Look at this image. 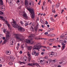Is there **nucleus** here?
<instances>
[{"instance_id":"f257e3e1","label":"nucleus","mask_w":67,"mask_h":67,"mask_svg":"<svg viewBox=\"0 0 67 67\" xmlns=\"http://www.w3.org/2000/svg\"><path fill=\"white\" fill-rule=\"evenodd\" d=\"M25 4L26 9L29 11L32 15V16H31L32 19H34L35 18V16H34L35 13H34V9H31L27 7V6H29V2H28L27 0H25Z\"/></svg>"},{"instance_id":"f03ea898","label":"nucleus","mask_w":67,"mask_h":67,"mask_svg":"<svg viewBox=\"0 0 67 67\" xmlns=\"http://www.w3.org/2000/svg\"><path fill=\"white\" fill-rule=\"evenodd\" d=\"M15 38L17 40H18L20 42L23 41V36L22 35L15 34Z\"/></svg>"},{"instance_id":"7ed1b4c3","label":"nucleus","mask_w":67,"mask_h":67,"mask_svg":"<svg viewBox=\"0 0 67 67\" xmlns=\"http://www.w3.org/2000/svg\"><path fill=\"white\" fill-rule=\"evenodd\" d=\"M40 44V43H37L36 45L33 47V49H37V50H39V49L41 48V47H43L44 48H46V47L45 46H41L39 45Z\"/></svg>"},{"instance_id":"20e7f679","label":"nucleus","mask_w":67,"mask_h":67,"mask_svg":"<svg viewBox=\"0 0 67 67\" xmlns=\"http://www.w3.org/2000/svg\"><path fill=\"white\" fill-rule=\"evenodd\" d=\"M14 28L18 29V31H19V32H21V31L22 30V29H23V27L18 25H16L15 26H14Z\"/></svg>"},{"instance_id":"39448f33","label":"nucleus","mask_w":67,"mask_h":67,"mask_svg":"<svg viewBox=\"0 0 67 67\" xmlns=\"http://www.w3.org/2000/svg\"><path fill=\"white\" fill-rule=\"evenodd\" d=\"M33 39L31 38V41L29 40L26 39V42L27 43H30L31 44H33L34 43V41H32L33 40Z\"/></svg>"},{"instance_id":"423d86ee","label":"nucleus","mask_w":67,"mask_h":67,"mask_svg":"<svg viewBox=\"0 0 67 67\" xmlns=\"http://www.w3.org/2000/svg\"><path fill=\"white\" fill-rule=\"evenodd\" d=\"M24 17V18H25V19H28V17H27V15L25 13H24L23 15Z\"/></svg>"},{"instance_id":"0eeeda50","label":"nucleus","mask_w":67,"mask_h":67,"mask_svg":"<svg viewBox=\"0 0 67 67\" xmlns=\"http://www.w3.org/2000/svg\"><path fill=\"white\" fill-rule=\"evenodd\" d=\"M13 23L14 24H12V25L13 27H14V26H16V25H18L16 24V22H15V21H13Z\"/></svg>"},{"instance_id":"6e6552de","label":"nucleus","mask_w":67,"mask_h":67,"mask_svg":"<svg viewBox=\"0 0 67 67\" xmlns=\"http://www.w3.org/2000/svg\"><path fill=\"white\" fill-rule=\"evenodd\" d=\"M2 0H0V5L1 6H2L4 4Z\"/></svg>"},{"instance_id":"1a4fd4ad","label":"nucleus","mask_w":67,"mask_h":67,"mask_svg":"<svg viewBox=\"0 0 67 67\" xmlns=\"http://www.w3.org/2000/svg\"><path fill=\"white\" fill-rule=\"evenodd\" d=\"M10 60L11 62H13L14 59V58L13 57H11L10 58Z\"/></svg>"},{"instance_id":"9d476101","label":"nucleus","mask_w":67,"mask_h":67,"mask_svg":"<svg viewBox=\"0 0 67 67\" xmlns=\"http://www.w3.org/2000/svg\"><path fill=\"white\" fill-rule=\"evenodd\" d=\"M32 65L34 66L36 65V66H39V67H40V65H39V64L38 63H33Z\"/></svg>"},{"instance_id":"9b49d317","label":"nucleus","mask_w":67,"mask_h":67,"mask_svg":"<svg viewBox=\"0 0 67 67\" xmlns=\"http://www.w3.org/2000/svg\"><path fill=\"white\" fill-rule=\"evenodd\" d=\"M10 37V35H6V38L7 40H9V39Z\"/></svg>"},{"instance_id":"f8f14e48","label":"nucleus","mask_w":67,"mask_h":67,"mask_svg":"<svg viewBox=\"0 0 67 67\" xmlns=\"http://www.w3.org/2000/svg\"><path fill=\"white\" fill-rule=\"evenodd\" d=\"M5 6L3 5L1 7V9H3L4 10H2V11H5V10H5Z\"/></svg>"},{"instance_id":"ddd939ff","label":"nucleus","mask_w":67,"mask_h":67,"mask_svg":"<svg viewBox=\"0 0 67 67\" xmlns=\"http://www.w3.org/2000/svg\"><path fill=\"white\" fill-rule=\"evenodd\" d=\"M28 55L29 56V58L28 59V61L29 62H30L31 60V55L30 54H28Z\"/></svg>"},{"instance_id":"4468645a","label":"nucleus","mask_w":67,"mask_h":67,"mask_svg":"<svg viewBox=\"0 0 67 67\" xmlns=\"http://www.w3.org/2000/svg\"><path fill=\"white\" fill-rule=\"evenodd\" d=\"M6 53L7 55H10V54H11V53H10V52H9V50H7V51H6Z\"/></svg>"},{"instance_id":"2eb2a0df","label":"nucleus","mask_w":67,"mask_h":67,"mask_svg":"<svg viewBox=\"0 0 67 67\" xmlns=\"http://www.w3.org/2000/svg\"><path fill=\"white\" fill-rule=\"evenodd\" d=\"M28 49L31 51L33 48V47L31 46H30V47H28Z\"/></svg>"},{"instance_id":"dca6fc26","label":"nucleus","mask_w":67,"mask_h":67,"mask_svg":"<svg viewBox=\"0 0 67 67\" xmlns=\"http://www.w3.org/2000/svg\"><path fill=\"white\" fill-rule=\"evenodd\" d=\"M0 18L1 19H2V20L4 21H5L6 20H5V19H4L3 18V16H1L0 15Z\"/></svg>"},{"instance_id":"f3484780","label":"nucleus","mask_w":67,"mask_h":67,"mask_svg":"<svg viewBox=\"0 0 67 67\" xmlns=\"http://www.w3.org/2000/svg\"><path fill=\"white\" fill-rule=\"evenodd\" d=\"M0 18L1 19H2V20L4 21H5L6 20H5V19H4L3 18V16H1L0 15Z\"/></svg>"},{"instance_id":"a211bd4d","label":"nucleus","mask_w":67,"mask_h":67,"mask_svg":"<svg viewBox=\"0 0 67 67\" xmlns=\"http://www.w3.org/2000/svg\"><path fill=\"white\" fill-rule=\"evenodd\" d=\"M0 18L1 19H2V20L4 21H5L6 20H5V19H4L3 18V16H1L0 15Z\"/></svg>"},{"instance_id":"6ab92c4d","label":"nucleus","mask_w":67,"mask_h":67,"mask_svg":"<svg viewBox=\"0 0 67 67\" xmlns=\"http://www.w3.org/2000/svg\"><path fill=\"white\" fill-rule=\"evenodd\" d=\"M36 39L37 40H41V39H42V40H43V38H39V37H36Z\"/></svg>"},{"instance_id":"aec40b11","label":"nucleus","mask_w":67,"mask_h":67,"mask_svg":"<svg viewBox=\"0 0 67 67\" xmlns=\"http://www.w3.org/2000/svg\"><path fill=\"white\" fill-rule=\"evenodd\" d=\"M46 61L45 60H43L42 62V63L41 64V65H44V64H45L46 63Z\"/></svg>"},{"instance_id":"412c9836","label":"nucleus","mask_w":67,"mask_h":67,"mask_svg":"<svg viewBox=\"0 0 67 67\" xmlns=\"http://www.w3.org/2000/svg\"><path fill=\"white\" fill-rule=\"evenodd\" d=\"M49 35L51 36V37H54L55 36V34H50Z\"/></svg>"},{"instance_id":"4be33fe9","label":"nucleus","mask_w":67,"mask_h":67,"mask_svg":"<svg viewBox=\"0 0 67 67\" xmlns=\"http://www.w3.org/2000/svg\"><path fill=\"white\" fill-rule=\"evenodd\" d=\"M3 60V58H0V62H2Z\"/></svg>"},{"instance_id":"5701e85b","label":"nucleus","mask_w":67,"mask_h":67,"mask_svg":"<svg viewBox=\"0 0 67 67\" xmlns=\"http://www.w3.org/2000/svg\"><path fill=\"white\" fill-rule=\"evenodd\" d=\"M35 31V32H37V30H38V28L37 27H35L34 28Z\"/></svg>"},{"instance_id":"b1692460","label":"nucleus","mask_w":67,"mask_h":67,"mask_svg":"<svg viewBox=\"0 0 67 67\" xmlns=\"http://www.w3.org/2000/svg\"><path fill=\"white\" fill-rule=\"evenodd\" d=\"M19 63H20V64H25V63L24 62H21L20 61H19Z\"/></svg>"},{"instance_id":"393cba45","label":"nucleus","mask_w":67,"mask_h":67,"mask_svg":"<svg viewBox=\"0 0 67 67\" xmlns=\"http://www.w3.org/2000/svg\"><path fill=\"white\" fill-rule=\"evenodd\" d=\"M7 39H5L4 41V42H3L2 44H5V43H6V42H7Z\"/></svg>"},{"instance_id":"a878e982","label":"nucleus","mask_w":67,"mask_h":67,"mask_svg":"<svg viewBox=\"0 0 67 67\" xmlns=\"http://www.w3.org/2000/svg\"><path fill=\"white\" fill-rule=\"evenodd\" d=\"M49 42L50 43H52V42H54V40H53V39H50L49 40Z\"/></svg>"},{"instance_id":"bb28decb","label":"nucleus","mask_w":67,"mask_h":67,"mask_svg":"<svg viewBox=\"0 0 67 67\" xmlns=\"http://www.w3.org/2000/svg\"><path fill=\"white\" fill-rule=\"evenodd\" d=\"M12 43H10V47H12V46L13 45V41H12Z\"/></svg>"},{"instance_id":"cd10ccee","label":"nucleus","mask_w":67,"mask_h":67,"mask_svg":"<svg viewBox=\"0 0 67 67\" xmlns=\"http://www.w3.org/2000/svg\"><path fill=\"white\" fill-rule=\"evenodd\" d=\"M32 29H33L32 30V31H33V32L34 31L33 30H34V28H33V27L32 26H31V28H30V30H32Z\"/></svg>"},{"instance_id":"c85d7f7f","label":"nucleus","mask_w":67,"mask_h":67,"mask_svg":"<svg viewBox=\"0 0 67 67\" xmlns=\"http://www.w3.org/2000/svg\"><path fill=\"white\" fill-rule=\"evenodd\" d=\"M28 65H29V66H33V63L30 64V63H28Z\"/></svg>"},{"instance_id":"c756f323","label":"nucleus","mask_w":67,"mask_h":67,"mask_svg":"<svg viewBox=\"0 0 67 67\" xmlns=\"http://www.w3.org/2000/svg\"><path fill=\"white\" fill-rule=\"evenodd\" d=\"M8 64L9 65H13V63H12L11 62H9L8 63Z\"/></svg>"},{"instance_id":"7c9ffc66","label":"nucleus","mask_w":67,"mask_h":67,"mask_svg":"<svg viewBox=\"0 0 67 67\" xmlns=\"http://www.w3.org/2000/svg\"><path fill=\"white\" fill-rule=\"evenodd\" d=\"M25 31V29H24L23 28H22V29L21 31V32H24Z\"/></svg>"},{"instance_id":"2f4dec72","label":"nucleus","mask_w":67,"mask_h":67,"mask_svg":"<svg viewBox=\"0 0 67 67\" xmlns=\"http://www.w3.org/2000/svg\"><path fill=\"white\" fill-rule=\"evenodd\" d=\"M53 54L52 53H51L49 55V56L50 57H53Z\"/></svg>"},{"instance_id":"473e14b6","label":"nucleus","mask_w":67,"mask_h":67,"mask_svg":"<svg viewBox=\"0 0 67 67\" xmlns=\"http://www.w3.org/2000/svg\"><path fill=\"white\" fill-rule=\"evenodd\" d=\"M57 53H54V54H53V55L54 56H57Z\"/></svg>"},{"instance_id":"72a5a7b5","label":"nucleus","mask_w":67,"mask_h":67,"mask_svg":"<svg viewBox=\"0 0 67 67\" xmlns=\"http://www.w3.org/2000/svg\"><path fill=\"white\" fill-rule=\"evenodd\" d=\"M34 55H35V56H38V55H39V54L38 53H36V52L35 53V54H34Z\"/></svg>"},{"instance_id":"f704fd0d","label":"nucleus","mask_w":67,"mask_h":67,"mask_svg":"<svg viewBox=\"0 0 67 67\" xmlns=\"http://www.w3.org/2000/svg\"><path fill=\"white\" fill-rule=\"evenodd\" d=\"M65 46H62V50H63L65 48Z\"/></svg>"},{"instance_id":"c9c22d12","label":"nucleus","mask_w":67,"mask_h":67,"mask_svg":"<svg viewBox=\"0 0 67 67\" xmlns=\"http://www.w3.org/2000/svg\"><path fill=\"white\" fill-rule=\"evenodd\" d=\"M20 22L21 25H23L24 24L23 23V21H21Z\"/></svg>"},{"instance_id":"e433bc0d","label":"nucleus","mask_w":67,"mask_h":67,"mask_svg":"<svg viewBox=\"0 0 67 67\" xmlns=\"http://www.w3.org/2000/svg\"><path fill=\"white\" fill-rule=\"evenodd\" d=\"M52 11L53 12H55V9H54V8H53Z\"/></svg>"},{"instance_id":"4c0bfd02","label":"nucleus","mask_w":67,"mask_h":67,"mask_svg":"<svg viewBox=\"0 0 67 67\" xmlns=\"http://www.w3.org/2000/svg\"><path fill=\"white\" fill-rule=\"evenodd\" d=\"M40 22L41 23H44V22L43 21V20H42L41 19H40Z\"/></svg>"},{"instance_id":"58836bf2","label":"nucleus","mask_w":67,"mask_h":67,"mask_svg":"<svg viewBox=\"0 0 67 67\" xmlns=\"http://www.w3.org/2000/svg\"><path fill=\"white\" fill-rule=\"evenodd\" d=\"M41 0H40L39 2L38 3V4L39 5H40V3H41Z\"/></svg>"},{"instance_id":"ea45409f","label":"nucleus","mask_w":67,"mask_h":67,"mask_svg":"<svg viewBox=\"0 0 67 67\" xmlns=\"http://www.w3.org/2000/svg\"><path fill=\"white\" fill-rule=\"evenodd\" d=\"M51 21H52L53 22H54V21H55V20L54 19H53V18H51Z\"/></svg>"},{"instance_id":"a19ab883","label":"nucleus","mask_w":67,"mask_h":67,"mask_svg":"<svg viewBox=\"0 0 67 67\" xmlns=\"http://www.w3.org/2000/svg\"><path fill=\"white\" fill-rule=\"evenodd\" d=\"M60 5L58 3L57 4V5H56V6L57 7H59Z\"/></svg>"},{"instance_id":"79ce46f5","label":"nucleus","mask_w":67,"mask_h":67,"mask_svg":"<svg viewBox=\"0 0 67 67\" xmlns=\"http://www.w3.org/2000/svg\"><path fill=\"white\" fill-rule=\"evenodd\" d=\"M10 2H9V3L10 4H11V2H12V1H13V0H9Z\"/></svg>"},{"instance_id":"37998d69","label":"nucleus","mask_w":67,"mask_h":67,"mask_svg":"<svg viewBox=\"0 0 67 67\" xmlns=\"http://www.w3.org/2000/svg\"><path fill=\"white\" fill-rule=\"evenodd\" d=\"M27 59V57H26V56H24L23 58V59Z\"/></svg>"},{"instance_id":"c03bdc74","label":"nucleus","mask_w":67,"mask_h":67,"mask_svg":"<svg viewBox=\"0 0 67 67\" xmlns=\"http://www.w3.org/2000/svg\"><path fill=\"white\" fill-rule=\"evenodd\" d=\"M50 48H51L50 47H46L47 49H48V50H49V49H50Z\"/></svg>"},{"instance_id":"a18cd8bd","label":"nucleus","mask_w":67,"mask_h":67,"mask_svg":"<svg viewBox=\"0 0 67 67\" xmlns=\"http://www.w3.org/2000/svg\"><path fill=\"white\" fill-rule=\"evenodd\" d=\"M52 62H53L54 63H55V62H56V60L54 59L52 60Z\"/></svg>"},{"instance_id":"49530a36","label":"nucleus","mask_w":67,"mask_h":67,"mask_svg":"<svg viewBox=\"0 0 67 67\" xmlns=\"http://www.w3.org/2000/svg\"><path fill=\"white\" fill-rule=\"evenodd\" d=\"M7 25L8 27H10V24H7Z\"/></svg>"},{"instance_id":"de8ad7c7","label":"nucleus","mask_w":67,"mask_h":67,"mask_svg":"<svg viewBox=\"0 0 67 67\" xmlns=\"http://www.w3.org/2000/svg\"><path fill=\"white\" fill-rule=\"evenodd\" d=\"M49 30H48V31H47L48 32H50L51 31V30L52 29H51L50 28H49Z\"/></svg>"},{"instance_id":"09e8293b","label":"nucleus","mask_w":67,"mask_h":67,"mask_svg":"<svg viewBox=\"0 0 67 67\" xmlns=\"http://www.w3.org/2000/svg\"><path fill=\"white\" fill-rule=\"evenodd\" d=\"M28 24H28L26 23L25 24V26H27V25H28Z\"/></svg>"},{"instance_id":"8fccbe9b","label":"nucleus","mask_w":67,"mask_h":67,"mask_svg":"<svg viewBox=\"0 0 67 67\" xmlns=\"http://www.w3.org/2000/svg\"><path fill=\"white\" fill-rule=\"evenodd\" d=\"M62 64H66V62L65 61H63Z\"/></svg>"},{"instance_id":"3c124183","label":"nucleus","mask_w":67,"mask_h":67,"mask_svg":"<svg viewBox=\"0 0 67 67\" xmlns=\"http://www.w3.org/2000/svg\"><path fill=\"white\" fill-rule=\"evenodd\" d=\"M2 37V36H0V39H1V40H2L3 38V37Z\"/></svg>"},{"instance_id":"603ef678","label":"nucleus","mask_w":67,"mask_h":67,"mask_svg":"<svg viewBox=\"0 0 67 67\" xmlns=\"http://www.w3.org/2000/svg\"><path fill=\"white\" fill-rule=\"evenodd\" d=\"M45 54V52H42L41 53V55H44V54Z\"/></svg>"},{"instance_id":"864d4df0","label":"nucleus","mask_w":67,"mask_h":67,"mask_svg":"<svg viewBox=\"0 0 67 67\" xmlns=\"http://www.w3.org/2000/svg\"><path fill=\"white\" fill-rule=\"evenodd\" d=\"M38 31V32H40V31H43V29H39Z\"/></svg>"},{"instance_id":"5fc2aeb1","label":"nucleus","mask_w":67,"mask_h":67,"mask_svg":"<svg viewBox=\"0 0 67 67\" xmlns=\"http://www.w3.org/2000/svg\"><path fill=\"white\" fill-rule=\"evenodd\" d=\"M45 22H46V23H45L46 24V25H47V24H48V22H47V21H45Z\"/></svg>"},{"instance_id":"6e6d98bb","label":"nucleus","mask_w":67,"mask_h":67,"mask_svg":"<svg viewBox=\"0 0 67 67\" xmlns=\"http://www.w3.org/2000/svg\"><path fill=\"white\" fill-rule=\"evenodd\" d=\"M33 53H34V54H35V53H36V51L35 50H33Z\"/></svg>"},{"instance_id":"4d7b16f0","label":"nucleus","mask_w":67,"mask_h":67,"mask_svg":"<svg viewBox=\"0 0 67 67\" xmlns=\"http://www.w3.org/2000/svg\"><path fill=\"white\" fill-rule=\"evenodd\" d=\"M5 22H6V23L7 25L8 24V22L7 21H5Z\"/></svg>"},{"instance_id":"13d9d810","label":"nucleus","mask_w":67,"mask_h":67,"mask_svg":"<svg viewBox=\"0 0 67 67\" xmlns=\"http://www.w3.org/2000/svg\"><path fill=\"white\" fill-rule=\"evenodd\" d=\"M62 35V36L63 37H65V35L64 34H63Z\"/></svg>"},{"instance_id":"bf43d9fd","label":"nucleus","mask_w":67,"mask_h":67,"mask_svg":"<svg viewBox=\"0 0 67 67\" xmlns=\"http://www.w3.org/2000/svg\"><path fill=\"white\" fill-rule=\"evenodd\" d=\"M3 14V12H2V13H0V15H2V14Z\"/></svg>"},{"instance_id":"052dcab7","label":"nucleus","mask_w":67,"mask_h":67,"mask_svg":"<svg viewBox=\"0 0 67 67\" xmlns=\"http://www.w3.org/2000/svg\"><path fill=\"white\" fill-rule=\"evenodd\" d=\"M51 66L52 67H54V64H51Z\"/></svg>"},{"instance_id":"680f3d73","label":"nucleus","mask_w":67,"mask_h":67,"mask_svg":"<svg viewBox=\"0 0 67 67\" xmlns=\"http://www.w3.org/2000/svg\"><path fill=\"white\" fill-rule=\"evenodd\" d=\"M63 42H64V43H66L67 42L66 40H64V41H63Z\"/></svg>"},{"instance_id":"e2e57ef3","label":"nucleus","mask_w":67,"mask_h":67,"mask_svg":"<svg viewBox=\"0 0 67 67\" xmlns=\"http://www.w3.org/2000/svg\"><path fill=\"white\" fill-rule=\"evenodd\" d=\"M44 34L45 35H47V34H48V32H46L44 33Z\"/></svg>"},{"instance_id":"0e129e2a","label":"nucleus","mask_w":67,"mask_h":67,"mask_svg":"<svg viewBox=\"0 0 67 67\" xmlns=\"http://www.w3.org/2000/svg\"><path fill=\"white\" fill-rule=\"evenodd\" d=\"M44 9L46 11V10H47V7H45V6L44 7Z\"/></svg>"},{"instance_id":"69168bd1","label":"nucleus","mask_w":67,"mask_h":67,"mask_svg":"<svg viewBox=\"0 0 67 67\" xmlns=\"http://www.w3.org/2000/svg\"><path fill=\"white\" fill-rule=\"evenodd\" d=\"M19 53L20 54H22V51H20Z\"/></svg>"},{"instance_id":"338daca9","label":"nucleus","mask_w":67,"mask_h":67,"mask_svg":"<svg viewBox=\"0 0 67 67\" xmlns=\"http://www.w3.org/2000/svg\"><path fill=\"white\" fill-rule=\"evenodd\" d=\"M2 39H3V40H5V38L4 37H3V38H2Z\"/></svg>"},{"instance_id":"774afa93","label":"nucleus","mask_w":67,"mask_h":67,"mask_svg":"<svg viewBox=\"0 0 67 67\" xmlns=\"http://www.w3.org/2000/svg\"><path fill=\"white\" fill-rule=\"evenodd\" d=\"M53 47H55V48H57V46H53Z\"/></svg>"}]
</instances>
